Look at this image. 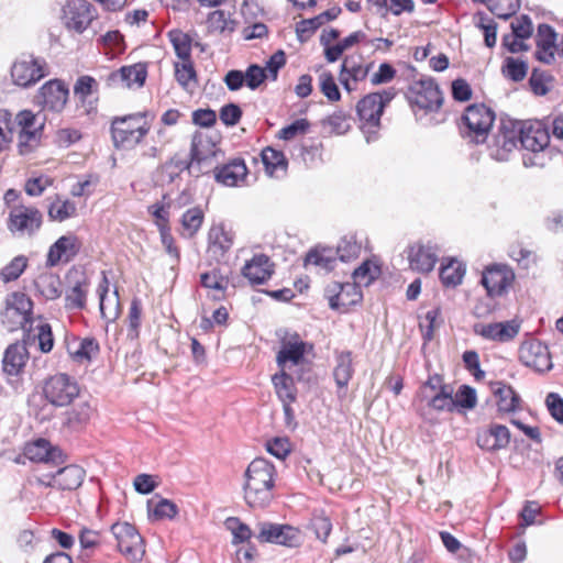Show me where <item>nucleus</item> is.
<instances>
[{
    "label": "nucleus",
    "instance_id": "56",
    "mask_svg": "<svg viewBox=\"0 0 563 563\" xmlns=\"http://www.w3.org/2000/svg\"><path fill=\"white\" fill-rule=\"evenodd\" d=\"M76 213V205L69 200L52 202L48 216L54 221H64Z\"/></svg>",
    "mask_w": 563,
    "mask_h": 563
},
{
    "label": "nucleus",
    "instance_id": "54",
    "mask_svg": "<svg viewBox=\"0 0 563 563\" xmlns=\"http://www.w3.org/2000/svg\"><path fill=\"white\" fill-rule=\"evenodd\" d=\"M520 8L519 0H493L489 11L499 19L508 20Z\"/></svg>",
    "mask_w": 563,
    "mask_h": 563
},
{
    "label": "nucleus",
    "instance_id": "58",
    "mask_svg": "<svg viewBox=\"0 0 563 563\" xmlns=\"http://www.w3.org/2000/svg\"><path fill=\"white\" fill-rule=\"evenodd\" d=\"M537 48H554L556 47V33L554 29L547 24H539L536 38Z\"/></svg>",
    "mask_w": 563,
    "mask_h": 563
},
{
    "label": "nucleus",
    "instance_id": "1",
    "mask_svg": "<svg viewBox=\"0 0 563 563\" xmlns=\"http://www.w3.org/2000/svg\"><path fill=\"white\" fill-rule=\"evenodd\" d=\"M275 467L263 457L253 460L246 468L244 498L251 507H265L274 498Z\"/></svg>",
    "mask_w": 563,
    "mask_h": 563
},
{
    "label": "nucleus",
    "instance_id": "52",
    "mask_svg": "<svg viewBox=\"0 0 563 563\" xmlns=\"http://www.w3.org/2000/svg\"><path fill=\"white\" fill-rule=\"evenodd\" d=\"M97 80L88 75L80 76L74 86V93L82 103H85L92 95L97 93Z\"/></svg>",
    "mask_w": 563,
    "mask_h": 563
},
{
    "label": "nucleus",
    "instance_id": "61",
    "mask_svg": "<svg viewBox=\"0 0 563 563\" xmlns=\"http://www.w3.org/2000/svg\"><path fill=\"white\" fill-rule=\"evenodd\" d=\"M377 274L378 267L366 261L354 269L353 279L355 284L368 286L376 278Z\"/></svg>",
    "mask_w": 563,
    "mask_h": 563
},
{
    "label": "nucleus",
    "instance_id": "22",
    "mask_svg": "<svg viewBox=\"0 0 563 563\" xmlns=\"http://www.w3.org/2000/svg\"><path fill=\"white\" fill-rule=\"evenodd\" d=\"M273 264L265 254H256L245 263L242 268V275L249 279L252 285H262L273 275Z\"/></svg>",
    "mask_w": 563,
    "mask_h": 563
},
{
    "label": "nucleus",
    "instance_id": "15",
    "mask_svg": "<svg viewBox=\"0 0 563 563\" xmlns=\"http://www.w3.org/2000/svg\"><path fill=\"white\" fill-rule=\"evenodd\" d=\"M519 360L536 372H547L552 367L549 349L538 340L523 342L519 347Z\"/></svg>",
    "mask_w": 563,
    "mask_h": 563
},
{
    "label": "nucleus",
    "instance_id": "10",
    "mask_svg": "<svg viewBox=\"0 0 563 563\" xmlns=\"http://www.w3.org/2000/svg\"><path fill=\"white\" fill-rule=\"evenodd\" d=\"M518 143L517 123L501 121L498 132L488 144L489 156L497 162H506L510 153L517 148Z\"/></svg>",
    "mask_w": 563,
    "mask_h": 563
},
{
    "label": "nucleus",
    "instance_id": "7",
    "mask_svg": "<svg viewBox=\"0 0 563 563\" xmlns=\"http://www.w3.org/2000/svg\"><path fill=\"white\" fill-rule=\"evenodd\" d=\"M466 130L464 136H468L473 142L479 144L486 141L487 134L494 123L495 113L485 104H471L466 108L462 117Z\"/></svg>",
    "mask_w": 563,
    "mask_h": 563
},
{
    "label": "nucleus",
    "instance_id": "40",
    "mask_svg": "<svg viewBox=\"0 0 563 563\" xmlns=\"http://www.w3.org/2000/svg\"><path fill=\"white\" fill-rule=\"evenodd\" d=\"M261 156L265 169L268 174L273 175L278 169L286 172L288 162L282 151H277L268 146L262 151Z\"/></svg>",
    "mask_w": 563,
    "mask_h": 563
},
{
    "label": "nucleus",
    "instance_id": "17",
    "mask_svg": "<svg viewBox=\"0 0 563 563\" xmlns=\"http://www.w3.org/2000/svg\"><path fill=\"white\" fill-rule=\"evenodd\" d=\"M68 96L67 86L62 80L53 79L41 87L37 100L45 109L60 112L66 106Z\"/></svg>",
    "mask_w": 563,
    "mask_h": 563
},
{
    "label": "nucleus",
    "instance_id": "55",
    "mask_svg": "<svg viewBox=\"0 0 563 563\" xmlns=\"http://www.w3.org/2000/svg\"><path fill=\"white\" fill-rule=\"evenodd\" d=\"M209 251L220 256H223L232 245V239L222 229L216 231L212 230L209 234Z\"/></svg>",
    "mask_w": 563,
    "mask_h": 563
},
{
    "label": "nucleus",
    "instance_id": "14",
    "mask_svg": "<svg viewBox=\"0 0 563 563\" xmlns=\"http://www.w3.org/2000/svg\"><path fill=\"white\" fill-rule=\"evenodd\" d=\"M439 246L432 241L417 242L408 249L410 268L418 273H430L439 261Z\"/></svg>",
    "mask_w": 563,
    "mask_h": 563
},
{
    "label": "nucleus",
    "instance_id": "64",
    "mask_svg": "<svg viewBox=\"0 0 563 563\" xmlns=\"http://www.w3.org/2000/svg\"><path fill=\"white\" fill-rule=\"evenodd\" d=\"M545 405L551 417L560 424H563V398L556 393H549Z\"/></svg>",
    "mask_w": 563,
    "mask_h": 563
},
{
    "label": "nucleus",
    "instance_id": "4",
    "mask_svg": "<svg viewBox=\"0 0 563 563\" xmlns=\"http://www.w3.org/2000/svg\"><path fill=\"white\" fill-rule=\"evenodd\" d=\"M147 112L114 117L111 121V136L117 148H132L140 144L150 132L151 125L143 121Z\"/></svg>",
    "mask_w": 563,
    "mask_h": 563
},
{
    "label": "nucleus",
    "instance_id": "63",
    "mask_svg": "<svg viewBox=\"0 0 563 563\" xmlns=\"http://www.w3.org/2000/svg\"><path fill=\"white\" fill-rule=\"evenodd\" d=\"M320 89L329 101L333 102L341 99L339 87L335 84L333 75L329 71H324L320 75Z\"/></svg>",
    "mask_w": 563,
    "mask_h": 563
},
{
    "label": "nucleus",
    "instance_id": "6",
    "mask_svg": "<svg viewBox=\"0 0 563 563\" xmlns=\"http://www.w3.org/2000/svg\"><path fill=\"white\" fill-rule=\"evenodd\" d=\"M407 99L412 108L437 112L443 103V93L431 77H421L410 84Z\"/></svg>",
    "mask_w": 563,
    "mask_h": 563
},
{
    "label": "nucleus",
    "instance_id": "47",
    "mask_svg": "<svg viewBox=\"0 0 563 563\" xmlns=\"http://www.w3.org/2000/svg\"><path fill=\"white\" fill-rule=\"evenodd\" d=\"M33 340L37 339L38 347L43 353H48L54 346L52 327L46 322H40L31 332Z\"/></svg>",
    "mask_w": 563,
    "mask_h": 563
},
{
    "label": "nucleus",
    "instance_id": "53",
    "mask_svg": "<svg viewBox=\"0 0 563 563\" xmlns=\"http://www.w3.org/2000/svg\"><path fill=\"white\" fill-rule=\"evenodd\" d=\"M519 517L520 522L517 528H527L532 525H543V521L538 519L541 517V508L536 501H527L520 511Z\"/></svg>",
    "mask_w": 563,
    "mask_h": 563
},
{
    "label": "nucleus",
    "instance_id": "24",
    "mask_svg": "<svg viewBox=\"0 0 563 563\" xmlns=\"http://www.w3.org/2000/svg\"><path fill=\"white\" fill-rule=\"evenodd\" d=\"M120 552L131 561H140L144 553V541L140 530H118L114 534Z\"/></svg>",
    "mask_w": 563,
    "mask_h": 563
},
{
    "label": "nucleus",
    "instance_id": "31",
    "mask_svg": "<svg viewBox=\"0 0 563 563\" xmlns=\"http://www.w3.org/2000/svg\"><path fill=\"white\" fill-rule=\"evenodd\" d=\"M36 292L46 300H55L62 295V282L57 274L43 272L34 279Z\"/></svg>",
    "mask_w": 563,
    "mask_h": 563
},
{
    "label": "nucleus",
    "instance_id": "59",
    "mask_svg": "<svg viewBox=\"0 0 563 563\" xmlns=\"http://www.w3.org/2000/svg\"><path fill=\"white\" fill-rule=\"evenodd\" d=\"M99 353V343L93 338H85L79 342L74 357L78 361H91Z\"/></svg>",
    "mask_w": 563,
    "mask_h": 563
},
{
    "label": "nucleus",
    "instance_id": "11",
    "mask_svg": "<svg viewBox=\"0 0 563 563\" xmlns=\"http://www.w3.org/2000/svg\"><path fill=\"white\" fill-rule=\"evenodd\" d=\"M518 142L522 148L534 154L543 152L550 143L549 126L543 121L517 123Z\"/></svg>",
    "mask_w": 563,
    "mask_h": 563
},
{
    "label": "nucleus",
    "instance_id": "13",
    "mask_svg": "<svg viewBox=\"0 0 563 563\" xmlns=\"http://www.w3.org/2000/svg\"><path fill=\"white\" fill-rule=\"evenodd\" d=\"M42 219V213L35 208L14 207L9 213L8 229L13 234L32 235L41 228Z\"/></svg>",
    "mask_w": 563,
    "mask_h": 563
},
{
    "label": "nucleus",
    "instance_id": "37",
    "mask_svg": "<svg viewBox=\"0 0 563 563\" xmlns=\"http://www.w3.org/2000/svg\"><path fill=\"white\" fill-rule=\"evenodd\" d=\"M336 263V257L333 254L331 249H312L310 250L305 257V266L314 265L324 269L325 272H331Z\"/></svg>",
    "mask_w": 563,
    "mask_h": 563
},
{
    "label": "nucleus",
    "instance_id": "38",
    "mask_svg": "<svg viewBox=\"0 0 563 563\" xmlns=\"http://www.w3.org/2000/svg\"><path fill=\"white\" fill-rule=\"evenodd\" d=\"M168 38L179 59H191L192 40L189 34L181 30L174 29L168 32Z\"/></svg>",
    "mask_w": 563,
    "mask_h": 563
},
{
    "label": "nucleus",
    "instance_id": "57",
    "mask_svg": "<svg viewBox=\"0 0 563 563\" xmlns=\"http://www.w3.org/2000/svg\"><path fill=\"white\" fill-rule=\"evenodd\" d=\"M42 129L20 130L19 132V152L21 155L29 154L38 143Z\"/></svg>",
    "mask_w": 563,
    "mask_h": 563
},
{
    "label": "nucleus",
    "instance_id": "36",
    "mask_svg": "<svg viewBox=\"0 0 563 563\" xmlns=\"http://www.w3.org/2000/svg\"><path fill=\"white\" fill-rule=\"evenodd\" d=\"M464 275L465 266L454 258L443 263L440 267L439 276L445 287H456L462 283Z\"/></svg>",
    "mask_w": 563,
    "mask_h": 563
},
{
    "label": "nucleus",
    "instance_id": "44",
    "mask_svg": "<svg viewBox=\"0 0 563 563\" xmlns=\"http://www.w3.org/2000/svg\"><path fill=\"white\" fill-rule=\"evenodd\" d=\"M454 409L455 410H471L476 407L477 396L475 388L468 385H461L454 395Z\"/></svg>",
    "mask_w": 563,
    "mask_h": 563
},
{
    "label": "nucleus",
    "instance_id": "45",
    "mask_svg": "<svg viewBox=\"0 0 563 563\" xmlns=\"http://www.w3.org/2000/svg\"><path fill=\"white\" fill-rule=\"evenodd\" d=\"M361 252V244L357 243L354 235H345L343 236L338 246H336V255L340 261L349 262L353 258H356Z\"/></svg>",
    "mask_w": 563,
    "mask_h": 563
},
{
    "label": "nucleus",
    "instance_id": "43",
    "mask_svg": "<svg viewBox=\"0 0 563 563\" xmlns=\"http://www.w3.org/2000/svg\"><path fill=\"white\" fill-rule=\"evenodd\" d=\"M203 211L199 207L188 209L181 217V225L188 238L194 236L202 225Z\"/></svg>",
    "mask_w": 563,
    "mask_h": 563
},
{
    "label": "nucleus",
    "instance_id": "2",
    "mask_svg": "<svg viewBox=\"0 0 563 563\" xmlns=\"http://www.w3.org/2000/svg\"><path fill=\"white\" fill-rule=\"evenodd\" d=\"M395 97V88H387L382 91L368 93L357 102L356 113L362 123L361 129L366 135L367 142L376 139L384 109Z\"/></svg>",
    "mask_w": 563,
    "mask_h": 563
},
{
    "label": "nucleus",
    "instance_id": "8",
    "mask_svg": "<svg viewBox=\"0 0 563 563\" xmlns=\"http://www.w3.org/2000/svg\"><path fill=\"white\" fill-rule=\"evenodd\" d=\"M190 156L197 163L198 173L209 174L212 165L223 153L217 145V141L209 134L196 131L191 137Z\"/></svg>",
    "mask_w": 563,
    "mask_h": 563
},
{
    "label": "nucleus",
    "instance_id": "9",
    "mask_svg": "<svg viewBox=\"0 0 563 563\" xmlns=\"http://www.w3.org/2000/svg\"><path fill=\"white\" fill-rule=\"evenodd\" d=\"M43 393L52 405L63 407L78 397L79 386L69 375L59 373L45 382Z\"/></svg>",
    "mask_w": 563,
    "mask_h": 563
},
{
    "label": "nucleus",
    "instance_id": "41",
    "mask_svg": "<svg viewBox=\"0 0 563 563\" xmlns=\"http://www.w3.org/2000/svg\"><path fill=\"white\" fill-rule=\"evenodd\" d=\"M345 289L356 290L355 286L352 284H341L338 282H333L327 286L325 292L328 294L329 306L331 309H339L340 307H346L356 302L355 299H352L349 302L343 299Z\"/></svg>",
    "mask_w": 563,
    "mask_h": 563
},
{
    "label": "nucleus",
    "instance_id": "23",
    "mask_svg": "<svg viewBox=\"0 0 563 563\" xmlns=\"http://www.w3.org/2000/svg\"><path fill=\"white\" fill-rule=\"evenodd\" d=\"M307 343L294 333L290 339L282 341V347L277 353L276 362L279 368H285L287 363L299 365L305 357Z\"/></svg>",
    "mask_w": 563,
    "mask_h": 563
},
{
    "label": "nucleus",
    "instance_id": "32",
    "mask_svg": "<svg viewBox=\"0 0 563 563\" xmlns=\"http://www.w3.org/2000/svg\"><path fill=\"white\" fill-rule=\"evenodd\" d=\"M255 537L262 543L268 542L289 548L298 547L302 541L300 530H260Z\"/></svg>",
    "mask_w": 563,
    "mask_h": 563
},
{
    "label": "nucleus",
    "instance_id": "34",
    "mask_svg": "<svg viewBox=\"0 0 563 563\" xmlns=\"http://www.w3.org/2000/svg\"><path fill=\"white\" fill-rule=\"evenodd\" d=\"M148 518L152 522L173 519L178 514L177 505L166 498L155 496L147 501Z\"/></svg>",
    "mask_w": 563,
    "mask_h": 563
},
{
    "label": "nucleus",
    "instance_id": "51",
    "mask_svg": "<svg viewBox=\"0 0 563 563\" xmlns=\"http://www.w3.org/2000/svg\"><path fill=\"white\" fill-rule=\"evenodd\" d=\"M476 16L478 19L476 25L484 32L485 45L489 48L494 47L497 40V23L483 12H478Z\"/></svg>",
    "mask_w": 563,
    "mask_h": 563
},
{
    "label": "nucleus",
    "instance_id": "39",
    "mask_svg": "<svg viewBox=\"0 0 563 563\" xmlns=\"http://www.w3.org/2000/svg\"><path fill=\"white\" fill-rule=\"evenodd\" d=\"M175 78L177 82L186 90L197 86V73L191 59L175 63Z\"/></svg>",
    "mask_w": 563,
    "mask_h": 563
},
{
    "label": "nucleus",
    "instance_id": "35",
    "mask_svg": "<svg viewBox=\"0 0 563 563\" xmlns=\"http://www.w3.org/2000/svg\"><path fill=\"white\" fill-rule=\"evenodd\" d=\"M272 383L282 402L296 401L297 389L295 386V380L292 376L286 372L285 368H280L279 373L273 375Z\"/></svg>",
    "mask_w": 563,
    "mask_h": 563
},
{
    "label": "nucleus",
    "instance_id": "29",
    "mask_svg": "<svg viewBox=\"0 0 563 563\" xmlns=\"http://www.w3.org/2000/svg\"><path fill=\"white\" fill-rule=\"evenodd\" d=\"M341 9L333 7L311 19H305L297 23L296 33L300 42H305L325 22L338 18Z\"/></svg>",
    "mask_w": 563,
    "mask_h": 563
},
{
    "label": "nucleus",
    "instance_id": "16",
    "mask_svg": "<svg viewBox=\"0 0 563 563\" xmlns=\"http://www.w3.org/2000/svg\"><path fill=\"white\" fill-rule=\"evenodd\" d=\"M81 242L75 234L63 235L48 250L46 265L54 267L60 262L73 261L80 252Z\"/></svg>",
    "mask_w": 563,
    "mask_h": 563
},
{
    "label": "nucleus",
    "instance_id": "3",
    "mask_svg": "<svg viewBox=\"0 0 563 563\" xmlns=\"http://www.w3.org/2000/svg\"><path fill=\"white\" fill-rule=\"evenodd\" d=\"M33 323V301L31 298L20 291L10 294L1 312L2 327L8 332H14L19 329L23 330L30 341Z\"/></svg>",
    "mask_w": 563,
    "mask_h": 563
},
{
    "label": "nucleus",
    "instance_id": "62",
    "mask_svg": "<svg viewBox=\"0 0 563 563\" xmlns=\"http://www.w3.org/2000/svg\"><path fill=\"white\" fill-rule=\"evenodd\" d=\"M243 73L245 86L251 90H256L267 79L265 69L257 64H251Z\"/></svg>",
    "mask_w": 563,
    "mask_h": 563
},
{
    "label": "nucleus",
    "instance_id": "12",
    "mask_svg": "<svg viewBox=\"0 0 563 563\" xmlns=\"http://www.w3.org/2000/svg\"><path fill=\"white\" fill-rule=\"evenodd\" d=\"M95 19V8L87 0H69L63 7V21L68 30L84 33Z\"/></svg>",
    "mask_w": 563,
    "mask_h": 563
},
{
    "label": "nucleus",
    "instance_id": "33",
    "mask_svg": "<svg viewBox=\"0 0 563 563\" xmlns=\"http://www.w3.org/2000/svg\"><path fill=\"white\" fill-rule=\"evenodd\" d=\"M371 64L363 66L356 62L354 57H345L340 71V82L345 90L351 91L353 88L350 85V80L362 81L364 80L369 71Z\"/></svg>",
    "mask_w": 563,
    "mask_h": 563
},
{
    "label": "nucleus",
    "instance_id": "30",
    "mask_svg": "<svg viewBox=\"0 0 563 563\" xmlns=\"http://www.w3.org/2000/svg\"><path fill=\"white\" fill-rule=\"evenodd\" d=\"M492 391L497 398V408L501 412H514L519 408L520 396L510 385L503 382L492 384Z\"/></svg>",
    "mask_w": 563,
    "mask_h": 563
},
{
    "label": "nucleus",
    "instance_id": "19",
    "mask_svg": "<svg viewBox=\"0 0 563 563\" xmlns=\"http://www.w3.org/2000/svg\"><path fill=\"white\" fill-rule=\"evenodd\" d=\"M214 179L229 187L238 186L247 175V167L242 158H234L228 164L219 165L218 161L212 165Z\"/></svg>",
    "mask_w": 563,
    "mask_h": 563
},
{
    "label": "nucleus",
    "instance_id": "27",
    "mask_svg": "<svg viewBox=\"0 0 563 563\" xmlns=\"http://www.w3.org/2000/svg\"><path fill=\"white\" fill-rule=\"evenodd\" d=\"M85 474L86 472L82 467L74 464L67 465L58 468L48 484L64 490H73L82 484Z\"/></svg>",
    "mask_w": 563,
    "mask_h": 563
},
{
    "label": "nucleus",
    "instance_id": "49",
    "mask_svg": "<svg viewBox=\"0 0 563 563\" xmlns=\"http://www.w3.org/2000/svg\"><path fill=\"white\" fill-rule=\"evenodd\" d=\"M26 266L27 258L23 255H19L0 271V278L3 283L16 280L23 274Z\"/></svg>",
    "mask_w": 563,
    "mask_h": 563
},
{
    "label": "nucleus",
    "instance_id": "5",
    "mask_svg": "<svg viewBox=\"0 0 563 563\" xmlns=\"http://www.w3.org/2000/svg\"><path fill=\"white\" fill-rule=\"evenodd\" d=\"M47 75L48 65L45 58L31 53L20 54L10 67L12 84L22 89L35 86Z\"/></svg>",
    "mask_w": 563,
    "mask_h": 563
},
{
    "label": "nucleus",
    "instance_id": "50",
    "mask_svg": "<svg viewBox=\"0 0 563 563\" xmlns=\"http://www.w3.org/2000/svg\"><path fill=\"white\" fill-rule=\"evenodd\" d=\"M208 27L217 32H233L236 22L230 19L223 10H216L208 15Z\"/></svg>",
    "mask_w": 563,
    "mask_h": 563
},
{
    "label": "nucleus",
    "instance_id": "26",
    "mask_svg": "<svg viewBox=\"0 0 563 563\" xmlns=\"http://www.w3.org/2000/svg\"><path fill=\"white\" fill-rule=\"evenodd\" d=\"M147 71L144 65L135 64L132 66H123L119 70L111 73L108 77L110 85L122 84L124 87L136 85L142 87L146 80Z\"/></svg>",
    "mask_w": 563,
    "mask_h": 563
},
{
    "label": "nucleus",
    "instance_id": "28",
    "mask_svg": "<svg viewBox=\"0 0 563 563\" xmlns=\"http://www.w3.org/2000/svg\"><path fill=\"white\" fill-rule=\"evenodd\" d=\"M29 358V353L24 344H10L3 355L2 371L11 376L20 374Z\"/></svg>",
    "mask_w": 563,
    "mask_h": 563
},
{
    "label": "nucleus",
    "instance_id": "20",
    "mask_svg": "<svg viewBox=\"0 0 563 563\" xmlns=\"http://www.w3.org/2000/svg\"><path fill=\"white\" fill-rule=\"evenodd\" d=\"M510 442V432L506 426L493 423L477 433L476 443L482 450L499 451Z\"/></svg>",
    "mask_w": 563,
    "mask_h": 563
},
{
    "label": "nucleus",
    "instance_id": "46",
    "mask_svg": "<svg viewBox=\"0 0 563 563\" xmlns=\"http://www.w3.org/2000/svg\"><path fill=\"white\" fill-rule=\"evenodd\" d=\"M108 291H109V279L107 277V275L104 274V272L102 273V279L98 286V292H99V307H100V312H101V316L103 319L108 320V321H113L115 320L118 317H119V308H120V300H119V294H118V290L115 289L114 290V297H115V307H114V310L112 312H110L109 314L106 313V308H104V300H106V297L108 295Z\"/></svg>",
    "mask_w": 563,
    "mask_h": 563
},
{
    "label": "nucleus",
    "instance_id": "25",
    "mask_svg": "<svg viewBox=\"0 0 563 563\" xmlns=\"http://www.w3.org/2000/svg\"><path fill=\"white\" fill-rule=\"evenodd\" d=\"M24 455L33 462H43L58 464L63 462V452L56 446H53L45 439H37L36 441L26 444L24 448Z\"/></svg>",
    "mask_w": 563,
    "mask_h": 563
},
{
    "label": "nucleus",
    "instance_id": "48",
    "mask_svg": "<svg viewBox=\"0 0 563 563\" xmlns=\"http://www.w3.org/2000/svg\"><path fill=\"white\" fill-rule=\"evenodd\" d=\"M501 70L507 78L518 82L526 77L528 71V64L518 58L507 57L504 62Z\"/></svg>",
    "mask_w": 563,
    "mask_h": 563
},
{
    "label": "nucleus",
    "instance_id": "18",
    "mask_svg": "<svg viewBox=\"0 0 563 563\" xmlns=\"http://www.w3.org/2000/svg\"><path fill=\"white\" fill-rule=\"evenodd\" d=\"M514 279V273L505 265L487 267L481 283L489 297L501 296Z\"/></svg>",
    "mask_w": 563,
    "mask_h": 563
},
{
    "label": "nucleus",
    "instance_id": "60",
    "mask_svg": "<svg viewBox=\"0 0 563 563\" xmlns=\"http://www.w3.org/2000/svg\"><path fill=\"white\" fill-rule=\"evenodd\" d=\"M310 123L307 119H297L290 124L284 126L278 132V137L284 141H290L297 135H301L308 132Z\"/></svg>",
    "mask_w": 563,
    "mask_h": 563
},
{
    "label": "nucleus",
    "instance_id": "21",
    "mask_svg": "<svg viewBox=\"0 0 563 563\" xmlns=\"http://www.w3.org/2000/svg\"><path fill=\"white\" fill-rule=\"evenodd\" d=\"M334 361L335 365L332 375L338 387V397L343 398L346 395L347 385L354 375L352 352H335Z\"/></svg>",
    "mask_w": 563,
    "mask_h": 563
},
{
    "label": "nucleus",
    "instance_id": "42",
    "mask_svg": "<svg viewBox=\"0 0 563 563\" xmlns=\"http://www.w3.org/2000/svg\"><path fill=\"white\" fill-rule=\"evenodd\" d=\"M88 292V283L86 279L77 282L69 291L66 292V308L82 309L86 306Z\"/></svg>",
    "mask_w": 563,
    "mask_h": 563
}]
</instances>
